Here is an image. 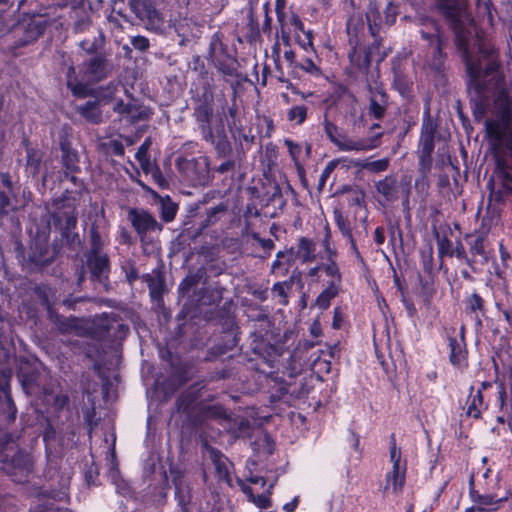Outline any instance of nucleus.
<instances>
[{
	"instance_id": "aec40b11",
	"label": "nucleus",
	"mask_w": 512,
	"mask_h": 512,
	"mask_svg": "<svg viewBox=\"0 0 512 512\" xmlns=\"http://www.w3.org/2000/svg\"><path fill=\"white\" fill-rule=\"evenodd\" d=\"M473 387L471 388V394L467 400V415L475 419L479 418L482 411L486 408L483 401V395L481 389H478L473 393Z\"/></svg>"
},
{
	"instance_id": "69168bd1",
	"label": "nucleus",
	"mask_w": 512,
	"mask_h": 512,
	"mask_svg": "<svg viewBox=\"0 0 512 512\" xmlns=\"http://www.w3.org/2000/svg\"><path fill=\"white\" fill-rule=\"evenodd\" d=\"M445 244H449L448 241H442L441 243H439V253L442 255L445 251H446V247H445Z\"/></svg>"
},
{
	"instance_id": "bf43d9fd",
	"label": "nucleus",
	"mask_w": 512,
	"mask_h": 512,
	"mask_svg": "<svg viewBox=\"0 0 512 512\" xmlns=\"http://www.w3.org/2000/svg\"><path fill=\"white\" fill-rule=\"evenodd\" d=\"M306 36H307V42H303L301 43V46L303 47L304 50H308V48H313V43H312V33L311 31H308L306 33Z\"/></svg>"
},
{
	"instance_id": "3c124183",
	"label": "nucleus",
	"mask_w": 512,
	"mask_h": 512,
	"mask_svg": "<svg viewBox=\"0 0 512 512\" xmlns=\"http://www.w3.org/2000/svg\"><path fill=\"white\" fill-rule=\"evenodd\" d=\"M10 201L4 192H0V213H6Z\"/></svg>"
},
{
	"instance_id": "5fc2aeb1",
	"label": "nucleus",
	"mask_w": 512,
	"mask_h": 512,
	"mask_svg": "<svg viewBox=\"0 0 512 512\" xmlns=\"http://www.w3.org/2000/svg\"><path fill=\"white\" fill-rule=\"evenodd\" d=\"M297 505H298V497H294V499L291 502L286 503L283 506V510L285 512H293L296 509Z\"/></svg>"
},
{
	"instance_id": "0e129e2a",
	"label": "nucleus",
	"mask_w": 512,
	"mask_h": 512,
	"mask_svg": "<svg viewBox=\"0 0 512 512\" xmlns=\"http://www.w3.org/2000/svg\"><path fill=\"white\" fill-rule=\"evenodd\" d=\"M474 250L476 253L481 254L482 253V242L480 240L476 241L474 245Z\"/></svg>"
},
{
	"instance_id": "774afa93",
	"label": "nucleus",
	"mask_w": 512,
	"mask_h": 512,
	"mask_svg": "<svg viewBox=\"0 0 512 512\" xmlns=\"http://www.w3.org/2000/svg\"><path fill=\"white\" fill-rule=\"evenodd\" d=\"M3 183H4L6 186H10L11 182H10V180H9V178H8V176H7V175H4V176H3Z\"/></svg>"
},
{
	"instance_id": "6e6d98bb",
	"label": "nucleus",
	"mask_w": 512,
	"mask_h": 512,
	"mask_svg": "<svg viewBox=\"0 0 512 512\" xmlns=\"http://www.w3.org/2000/svg\"><path fill=\"white\" fill-rule=\"evenodd\" d=\"M284 58L290 65L297 66L295 61V53L292 50L289 49L284 51Z\"/></svg>"
},
{
	"instance_id": "a18cd8bd",
	"label": "nucleus",
	"mask_w": 512,
	"mask_h": 512,
	"mask_svg": "<svg viewBox=\"0 0 512 512\" xmlns=\"http://www.w3.org/2000/svg\"><path fill=\"white\" fill-rule=\"evenodd\" d=\"M63 163L67 170L73 171L76 168L75 155L66 152L63 156Z\"/></svg>"
},
{
	"instance_id": "f8f14e48",
	"label": "nucleus",
	"mask_w": 512,
	"mask_h": 512,
	"mask_svg": "<svg viewBox=\"0 0 512 512\" xmlns=\"http://www.w3.org/2000/svg\"><path fill=\"white\" fill-rule=\"evenodd\" d=\"M210 458L215 467L219 480H223L229 486H232V479L230 476L231 463L229 462L228 458L221 452L214 449L210 451Z\"/></svg>"
},
{
	"instance_id": "13d9d810",
	"label": "nucleus",
	"mask_w": 512,
	"mask_h": 512,
	"mask_svg": "<svg viewBox=\"0 0 512 512\" xmlns=\"http://www.w3.org/2000/svg\"><path fill=\"white\" fill-rule=\"evenodd\" d=\"M285 256V253L282 252V251H279L276 255V259L273 261L272 263V270L273 271H276L280 266H281V262H280V258L284 257Z\"/></svg>"
},
{
	"instance_id": "09e8293b",
	"label": "nucleus",
	"mask_w": 512,
	"mask_h": 512,
	"mask_svg": "<svg viewBox=\"0 0 512 512\" xmlns=\"http://www.w3.org/2000/svg\"><path fill=\"white\" fill-rule=\"evenodd\" d=\"M110 147H111V151L113 154L118 155V156H121L124 154V146L121 142L112 141Z\"/></svg>"
},
{
	"instance_id": "a19ab883",
	"label": "nucleus",
	"mask_w": 512,
	"mask_h": 512,
	"mask_svg": "<svg viewBox=\"0 0 512 512\" xmlns=\"http://www.w3.org/2000/svg\"><path fill=\"white\" fill-rule=\"evenodd\" d=\"M436 124L428 117L424 119L421 129V135L435 136Z\"/></svg>"
},
{
	"instance_id": "b1692460",
	"label": "nucleus",
	"mask_w": 512,
	"mask_h": 512,
	"mask_svg": "<svg viewBox=\"0 0 512 512\" xmlns=\"http://www.w3.org/2000/svg\"><path fill=\"white\" fill-rule=\"evenodd\" d=\"M366 19L368 23V28L371 35L374 37V42L377 43L378 40L376 38L379 28L383 22L382 16L378 9L375 6H370L367 13Z\"/></svg>"
},
{
	"instance_id": "58836bf2",
	"label": "nucleus",
	"mask_w": 512,
	"mask_h": 512,
	"mask_svg": "<svg viewBox=\"0 0 512 512\" xmlns=\"http://www.w3.org/2000/svg\"><path fill=\"white\" fill-rule=\"evenodd\" d=\"M385 107L374 98L370 101L369 114L376 119H381L384 116Z\"/></svg>"
},
{
	"instance_id": "473e14b6",
	"label": "nucleus",
	"mask_w": 512,
	"mask_h": 512,
	"mask_svg": "<svg viewBox=\"0 0 512 512\" xmlns=\"http://www.w3.org/2000/svg\"><path fill=\"white\" fill-rule=\"evenodd\" d=\"M149 146H150V140L146 139L136 152V158L140 162L142 168L145 171H147L148 167L150 166V160H149V156H148Z\"/></svg>"
},
{
	"instance_id": "2eb2a0df",
	"label": "nucleus",
	"mask_w": 512,
	"mask_h": 512,
	"mask_svg": "<svg viewBox=\"0 0 512 512\" xmlns=\"http://www.w3.org/2000/svg\"><path fill=\"white\" fill-rule=\"evenodd\" d=\"M237 484L240 487V489L242 490V492L247 495L249 501L254 503L257 507L267 508L270 506L269 496L271 494V489L273 488L274 483H271L269 485V488L267 489V491L265 493H262L257 496H255L253 494L252 488L250 486H248L242 479L238 478Z\"/></svg>"
},
{
	"instance_id": "49530a36",
	"label": "nucleus",
	"mask_w": 512,
	"mask_h": 512,
	"mask_svg": "<svg viewBox=\"0 0 512 512\" xmlns=\"http://www.w3.org/2000/svg\"><path fill=\"white\" fill-rule=\"evenodd\" d=\"M287 289H288V286L285 283H276L272 287L273 293L283 299H285L287 296Z\"/></svg>"
},
{
	"instance_id": "c85d7f7f",
	"label": "nucleus",
	"mask_w": 512,
	"mask_h": 512,
	"mask_svg": "<svg viewBox=\"0 0 512 512\" xmlns=\"http://www.w3.org/2000/svg\"><path fill=\"white\" fill-rule=\"evenodd\" d=\"M434 137L430 135H421L419 142V152L422 161L428 160L434 150Z\"/></svg>"
},
{
	"instance_id": "4be33fe9",
	"label": "nucleus",
	"mask_w": 512,
	"mask_h": 512,
	"mask_svg": "<svg viewBox=\"0 0 512 512\" xmlns=\"http://www.w3.org/2000/svg\"><path fill=\"white\" fill-rule=\"evenodd\" d=\"M284 144L288 149L289 155L294 162V165L297 169H300L302 167L301 160L303 159V155L305 154L308 156L310 154V146H307L306 150L304 151L299 143H296L290 139H285Z\"/></svg>"
},
{
	"instance_id": "393cba45",
	"label": "nucleus",
	"mask_w": 512,
	"mask_h": 512,
	"mask_svg": "<svg viewBox=\"0 0 512 512\" xmlns=\"http://www.w3.org/2000/svg\"><path fill=\"white\" fill-rule=\"evenodd\" d=\"M80 114L93 123H99L102 120V114L99 104L96 101H89L78 108Z\"/></svg>"
},
{
	"instance_id": "f704fd0d",
	"label": "nucleus",
	"mask_w": 512,
	"mask_h": 512,
	"mask_svg": "<svg viewBox=\"0 0 512 512\" xmlns=\"http://www.w3.org/2000/svg\"><path fill=\"white\" fill-rule=\"evenodd\" d=\"M119 88H120V82L112 81L106 87L101 89L100 97L103 100H107V101L113 100L114 96H115L116 92L119 90Z\"/></svg>"
},
{
	"instance_id": "4c0bfd02",
	"label": "nucleus",
	"mask_w": 512,
	"mask_h": 512,
	"mask_svg": "<svg viewBox=\"0 0 512 512\" xmlns=\"http://www.w3.org/2000/svg\"><path fill=\"white\" fill-rule=\"evenodd\" d=\"M101 44V40H98L96 38H94L92 41L91 40H83L80 42V47L82 48L83 51H85L86 53L88 54H97V50L99 48Z\"/></svg>"
},
{
	"instance_id": "0eeeda50",
	"label": "nucleus",
	"mask_w": 512,
	"mask_h": 512,
	"mask_svg": "<svg viewBox=\"0 0 512 512\" xmlns=\"http://www.w3.org/2000/svg\"><path fill=\"white\" fill-rule=\"evenodd\" d=\"M420 34L422 39L427 41L434 49V54L442 56V49L445 45V39L437 23L430 18H419Z\"/></svg>"
},
{
	"instance_id": "6ab92c4d",
	"label": "nucleus",
	"mask_w": 512,
	"mask_h": 512,
	"mask_svg": "<svg viewBox=\"0 0 512 512\" xmlns=\"http://www.w3.org/2000/svg\"><path fill=\"white\" fill-rule=\"evenodd\" d=\"M315 244L308 238L302 237L298 241L296 258L303 263L312 262L315 260Z\"/></svg>"
},
{
	"instance_id": "864d4df0",
	"label": "nucleus",
	"mask_w": 512,
	"mask_h": 512,
	"mask_svg": "<svg viewBox=\"0 0 512 512\" xmlns=\"http://www.w3.org/2000/svg\"><path fill=\"white\" fill-rule=\"evenodd\" d=\"M233 166H234V163L232 161H225L217 167V171L220 173H225V172L231 170L233 168Z\"/></svg>"
},
{
	"instance_id": "7ed1b4c3",
	"label": "nucleus",
	"mask_w": 512,
	"mask_h": 512,
	"mask_svg": "<svg viewBox=\"0 0 512 512\" xmlns=\"http://www.w3.org/2000/svg\"><path fill=\"white\" fill-rule=\"evenodd\" d=\"M196 119L202 138L214 146L220 156L231 151V145L221 120L213 117L212 109L202 106L196 110Z\"/></svg>"
},
{
	"instance_id": "4468645a",
	"label": "nucleus",
	"mask_w": 512,
	"mask_h": 512,
	"mask_svg": "<svg viewBox=\"0 0 512 512\" xmlns=\"http://www.w3.org/2000/svg\"><path fill=\"white\" fill-rule=\"evenodd\" d=\"M130 219L133 227L139 234H144L157 227L156 220L145 211H131Z\"/></svg>"
},
{
	"instance_id": "e433bc0d",
	"label": "nucleus",
	"mask_w": 512,
	"mask_h": 512,
	"mask_svg": "<svg viewBox=\"0 0 512 512\" xmlns=\"http://www.w3.org/2000/svg\"><path fill=\"white\" fill-rule=\"evenodd\" d=\"M300 68L312 76L321 75V69L310 58L304 59L300 64Z\"/></svg>"
},
{
	"instance_id": "79ce46f5",
	"label": "nucleus",
	"mask_w": 512,
	"mask_h": 512,
	"mask_svg": "<svg viewBox=\"0 0 512 512\" xmlns=\"http://www.w3.org/2000/svg\"><path fill=\"white\" fill-rule=\"evenodd\" d=\"M131 43L135 49L140 51H143L149 47L148 39L143 36L133 37Z\"/></svg>"
},
{
	"instance_id": "680f3d73",
	"label": "nucleus",
	"mask_w": 512,
	"mask_h": 512,
	"mask_svg": "<svg viewBox=\"0 0 512 512\" xmlns=\"http://www.w3.org/2000/svg\"><path fill=\"white\" fill-rule=\"evenodd\" d=\"M322 270V264L319 265V266H315L313 268H311L308 272V275L311 276V277H314L318 274V272Z\"/></svg>"
},
{
	"instance_id": "f257e3e1",
	"label": "nucleus",
	"mask_w": 512,
	"mask_h": 512,
	"mask_svg": "<svg viewBox=\"0 0 512 512\" xmlns=\"http://www.w3.org/2000/svg\"><path fill=\"white\" fill-rule=\"evenodd\" d=\"M436 4L455 33L456 45L466 64L468 88L475 91L479 105L484 106L488 94L492 93L494 104L491 115H512V97L497 60L489 54L482 63L469 52L470 38L473 34L478 36V32L467 12L466 0H436Z\"/></svg>"
},
{
	"instance_id": "6e6552de",
	"label": "nucleus",
	"mask_w": 512,
	"mask_h": 512,
	"mask_svg": "<svg viewBox=\"0 0 512 512\" xmlns=\"http://www.w3.org/2000/svg\"><path fill=\"white\" fill-rule=\"evenodd\" d=\"M473 478L470 480L469 497L471 501L476 505L478 512H490L495 511L499 508L500 504L507 501L508 496L496 498L490 494H480L473 487Z\"/></svg>"
},
{
	"instance_id": "cd10ccee",
	"label": "nucleus",
	"mask_w": 512,
	"mask_h": 512,
	"mask_svg": "<svg viewBox=\"0 0 512 512\" xmlns=\"http://www.w3.org/2000/svg\"><path fill=\"white\" fill-rule=\"evenodd\" d=\"M145 281L148 285L151 298H160L163 292V281L161 280L160 276L146 275Z\"/></svg>"
},
{
	"instance_id": "8fccbe9b",
	"label": "nucleus",
	"mask_w": 512,
	"mask_h": 512,
	"mask_svg": "<svg viewBox=\"0 0 512 512\" xmlns=\"http://www.w3.org/2000/svg\"><path fill=\"white\" fill-rule=\"evenodd\" d=\"M90 25L88 18H82L75 23L74 29L76 32H83Z\"/></svg>"
},
{
	"instance_id": "a878e982",
	"label": "nucleus",
	"mask_w": 512,
	"mask_h": 512,
	"mask_svg": "<svg viewBox=\"0 0 512 512\" xmlns=\"http://www.w3.org/2000/svg\"><path fill=\"white\" fill-rule=\"evenodd\" d=\"M376 189L378 193L386 198V200H392L396 198L397 187L395 178L390 176L380 180L376 184Z\"/></svg>"
},
{
	"instance_id": "de8ad7c7",
	"label": "nucleus",
	"mask_w": 512,
	"mask_h": 512,
	"mask_svg": "<svg viewBox=\"0 0 512 512\" xmlns=\"http://www.w3.org/2000/svg\"><path fill=\"white\" fill-rule=\"evenodd\" d=\"M176 214V207L173 205L163 208V218L165 221H171Z\"/></svg>"
},
{
	"instance_id": "37998d69",
	"label": "nucleus",
	"mask_w": 512,
	"mask_h": 512,
	"mask_svg": "<svg viewBox=\"0 0 512 512\" xmlns=\"http://www.w3.org/2000/svg\"><path fill=\"white\" fill-rule=\"evenodd\" d=\"M197 279L195 276H187L180 284L179 290L182 293L188 292V290L196 285Z\"/></svg>"
},
{
	"instance_id": "c03bdc74",
	"label": "nucleus",
	"mask_w": 512,
	"mask_h": 512,
	"mask_svg": "<svg viewBox=\"0 0 512 512\" xmlns=\"http://www.w3.org/2000/svg\"><path fill=\"white\" fill-rule=\"evenodd\" d=\"M228 114H229V118H230V119L227 120L228 126L231 129H234V128L238 129L237 107L235 105L230 107L229 110H228Z\"/></svg>"
},
{
	"instance_id": "39448f33",
	"label": "nucleus",
	"mask_w": 512,
	"mask_h": 512,
	"mask_svg": "<svg viewBox=\"0 0 512 512\" xmlns=\"http://www.w3.org/2000/svg\"><path fill=\"white\" fill-rule=\"evenodd\" d=\"M176 165L179 171L185 174L191 181L200 182L209 173V160L206 156L194 158L179 157Z\"/></svg>"
},
{
	"instance_id": "c756f323",
	"label": "nucleus",
	"mask_w": 512,
	"mask_h": 512,
	"mask_svg": "<svg viewBox=\"0 0 512 512\" xmlns=\"http://www.w3.org/2000/svg\"><path fill=\"white\" fill-rule=\"evenodd\" d=\"M287 118L289 121L301 125L307 118V107L304 105L291 107L287 112Z\"/></svg>"
},
{
	"instance_id": "dca6fc26",
	"label": "nucleus",
	"mask_w": 512,
	"mask_h": 512,
	"mask_svg": "<svg viewBox=\"0 0 512 512\" xmlns=\"http://www.w3.org/2000/svg\"><path fill=\"white\" fill-rule=\"evenodd\" d=\"M114 111L126 115V117L134 122L148 118L149 111L146 108H137L134 104H124L123 101H118L113 106Z\"/></svg>"
},
{
	"instance_id": "c9c22d12",
	"label": "nucleus",
	"mask_w": 512,
	"mask_h": 512,
	"mask_svg": "<svg viewBox=\"0 0 512 512\" xmlns=\"http://www.w3.org/2000/svg\"><path fill=\"white\" fill-rule=\"evenodd\" d=\"M31 512H71L68 509H60L55 507L54 503L50 501H43L34 506V510Z\"/></svg>"
},
{
	"instance_id": "bb28decb",
	"label": "nucleus",
	"mask_w": 512,
	"mask_h": 512,
	"mask_svg": "<svg viewBox=\"0 0 512 512\" xmlns=\"http://www.w3.org/2000/svg\"><path fill=\"white\" fill-rule=\"evenodd\" d=\"M328 261L329 263L322 264V270L324 271L325 275L329 278L328 285H335V287L340 288L342 277L338 265L336 264L334 259Z\"/></svg>"
},
{
	"instance_id": "72a5a7b5",
	"label": "nucleus",
	"mask_w": 512,
	"mask_h": 512,
	"mask_svg": "<svg viewBox=\"0 0 512 512\" xmlns=\"http://www.w3.org/2000/svg\"><path fill=\"white\" fill-rule=\"evenodd\" d=\"M322 246L325 252V258L327 260H332L336 256V250L332 247L331 244V232L328 226L325 227V235L322 240Z\"/></svg>"
},
{
	"instance_id": "9d476101",
	"label": "nucleus",
	"mask_w": 512,
	"mask_h": 512,
	"mask_svg": "<svg viewBox=\"0 0 512 512\" xmlns=\"http://www.w3.org/2000/svg\"><path fill=\"white\" fill-rule=\"evenodd\" d=\"M379 43L373 44L368 50L362 47L361 42L356 45H351L352 51L349 53V59L352 65L357 69H367L372 61V56L375 50H379Z\"/></svg>"
},
{
	"instance_id": "5701e85b",
	"label": "nucleus",
	"mask_w": 512,
	"mask_h": 512,
	"mask_svg": "<svg viewBox=\"0 0 512 512\" xmlns=\"http://www.w3.org/2000/svg\"><path fill=\"white\" fill-rule=\"evenodd\" d=\"M334 220H335V223H336L338 229L340 230L341 234L349 240V243L351 245V249L353 250V252L358 254V250H357L356 243L352 236V231H351L349 221L339 211L334 212Z\"/></svg>"
},
{
	"instance_id": "e2e57ef3",
	"label": "nucleus",
	"mask_w": 512,
	"mask_h": 512,
	"mask_svg": "<svg viewBox=\"0 0 512 512\" xmlns=\"http://www.w3.org/2000/svg\"><path fill=\"white\" fill-rule=\"evenodd\" d=\"M332 171V167L327 166L321 175V183H324L325 179L329 176Z\"/></svg>"
},
{
	"instance_id": "f3484780",
	"label": "nucleus",
	"mask_w": 512,
	"mask_h": 512,
	"mask_svg": "<svg viewBox=\"0 0 512 512\" xmlns=\"http://www.w3.org/2000/svg\"><path fill=\"white\" fill-rule=\"evenodd\" d=\"M365 31V23L360 14H353L347 21V33L349 35V44L358 45L361 34Z\"/></svg>"
},
{
	"instance_id": "ea45409f",
	"label": "nucleus",
	"mask_w": 512,
	"mask_h": 512,
	"mask_svg": "<svg viewBox=\"0 0 512 512\" xmlns=\"http://www.w3.org/2000/svg\"><path fill=\"white\" fill-rule=\"evenodd\" d=\"M398 11L397 7L389 3L385 9V24L390 26L395 23Z\"/></svg>"
},
{
	"instance_id": "9b49d317",
	"label": "nucleus",
	"mask_w": 512,
	"mask_h": 512,
	"mask_svg": "<svg viewBox=\"0 0 512 512\" xmlns=\"http://www.w3.org/2000/svg\"><path fill=\"white\" fill-rule=\"evenodd\" d=\"M450 347V362L457 369H464L467 367V351L464 343L463 336L460 339L449 337Z\"/></svg>"
},
{
	"instance_id": "338daca9",
	"label": "nucleus",
	"mask_w": 512,
	"mask_h": 512,
	"mask_svg": "<svg viewBox=\"0 0 512 512\" xmlns=\"http://www.w3.org/2000/svg\"><path fill=\"white\" fill-rule=\"evenodd\" d=\"M506 321L512 326V316L508 312H504Z\"/></svg>"
},
{
	"instance_id": "052dcab7",
	"label": "nucleus",
	"mask_w": 512,
	"mask_h": 512,
	"mask_svg": "<svg viewBox=\"0 0 512 512\" xmlns=\"http://www.w3.org/2000/svg\"><path fill=\"white\" fill-rule=\"evenodd\" d=\"M152 176L153 178L155 179V181L160 185V186H163L164 183H165V180L164 178L162 177L161 173L159 170H154L152 172Z\"/></svg>"
},
{
	"instance_id": "603ef678",
	"label": "nucleus",
	"mask_w": 512,
	"mask_h": 512,
	"mask_svg": "<svg viewBox=\"0 0 512 512\" xmlns=\"http://www.w3.org/2000/svg\"><path fill=\"white\" fill-rule=\"evenodd\" d=\"M375 242L377 245H382L385 241L384 229L382 227H377L374 233Z\"/></svg>"
},
{
	"instance_id": "20e7f679",
	"label": "nucleus",
	"mask_w": 512,
	"mask_h": 512,
	"mask_svg": "<svg viewBox=\"0 0 512 512\" xmlns=\"http://www.w3.org/2000/svg\"><path fill=\"white\" fill-rule=\"evenodd\" d=\"M324 131L329 140L343 152H362L377 147V139L350 137L344 130L328 120L324 121Z\"/></svg>"
},
{
	"instance_id": "423d86ee",
	"label": "nucleus",
	"mask_w": 512,
	"mask_h": 512,
	"mask_svg": "<svg viewBox=\"0 0 512 512\" xmlns=\"http://www.w3.org/2000/svg\"><path fill=\"white\" fill-rule=\"evenodd\" d=\"M392 470L386 476V489L398 492L405 483L406 462L401 460V450L395 443L390 448Z\"/></svg>"
},
{
	"instance_id": "4d7b16f0",
	"label": "nucleus",
	"mask_w": 512,
	"mask_h": 512,
	"mask_svg": "<svg viewBox=\"0 0 512 512\" xmlns=\"http://www.w3.org/2000/svg\"><path fill=\"white\" fill-rule=\"evenodd\" d=\"M247 481L250 482L251 484H260L261 487H264L265 484H266V481L263 477H260V476H250L247 478Z\"/></svg>"
},
{
	"instance_id": "f03ea898",
	"label": "nucleus",
	"mask_w": 512,
	"mask_h": 512,
	"mask_svg": "<svg viewBox=\"0 0 512 512\" xmlns=\"http://www.w3.org/2000/svg\"><path fill=\"white\" fill-rule=\"evenodd\" d=\"M111 71L112 65L108 63L103 54L92 55L82 64L79 75H76L73 66L68 68L67 86L75 96H84L89 83L105 79Z\"/></svg>"
},
{
	"instance_id": "1a4fd4ad",
	"label": "nucleus",
	"mask_w": 512,
	"mask_h": 512,
	"mask_svg": "<svg viewBox=\"0 0 512 512\" xmlns=\"http://www.w3.org/2000/svg\"><path fill=\"white\" fill-rule=\"evenodd\" d=\"M88 267L91 272V277L94 281L104 283L107 279L109 264L106 255L92 252L88 256Z\"/></svg>"
},
{
	"instance_id": "ddd939ff",
	"label": "nucleus",
	"mask_w": 512,
	"mask_h": 512,
	"mask_svg": "<svg viewBox=\"0 0 512 512\" xmlns=\"http://www.w3.org/2000/svg\"><path fill=\"white\" fill-rule=\"evenodd\" d=\"M175 495L180 506L181 512H191L189 509L191 501V488L185 477L174 479Z\"/></svg>"
},
{
	"instance_id": "7c9ffc66",
	"label": "nucleus",
	"mask_w": 512,
	"mask_h": 512,
	"mask_svg": "<svg viewBox=\"0 0 512 512\" xmlns=\"http://www.w3.org/2000/svg\"><path fill=\"white\" fill-rule=\"evenodd\" d=\"M468 309L475 314V319L478 325H481V320L477 314V312H482L484 308V301L482 297L473 293L467 300Z\"/></svg>"
},
{
	"instance_id": "2f4dec72",
	"label": "nucleus",
	"mask_w": 512,
	"mask_h": 512,
	"mask_svg": "<svg viewBox=\"0 0 512 512\" xmlns=\"http://www.w3.org/2000/svg\"><path fill=\"white\" fill-rule=\"evenodd\" d=\"M389 166V160L387 158L379 159L376 161H364L360 164L362 169L373 173H380L385 171Z\"/></svg>"
},
{
	"instance_id": "a211bd4d",
	"label": "nucleus",
	"mask_w": 512,
	"mask_h": 512,
	"mask_svg": "<svg viewBox=\"0 0 512 512\" xmlns=\"http://www.w3.org/2000/svg\"><path fill=\"white\" fill-rule=\"evenodd\" d=\"M476 14L483 24L492 27L496 9L491 0H476Z\"/></svg>"
},
{
	"instance_id": "412c9836",
	"label": "nucleus",
	"mask_w": 512,
	"mask_h": 512,
	"mask_svg": "<svg viewBox=\"0 0 512 512\" xmlns=\"http://www.w3.org/2000/svg\"><path fill=\"white\" fill-rule=\"evenodd\" d=\"M339 291L340 288L335 287V285H327L316 298L314 306L320 310H326L329 308L332 299L339 294Z\"/></svg>"
}]
</instances>
